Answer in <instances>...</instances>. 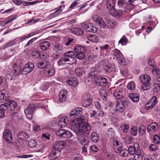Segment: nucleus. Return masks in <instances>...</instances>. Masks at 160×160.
Instances as JSON below:
<instances>
[{"label":"nucleus","mask_w":160,"mask_h":160,"mask_svg":"<svg viewBox=\"0 0 160 160\" xmlns=\"http://www.w3.org/2000/svg\"><path fill=\"white\" fill-rule=\"evenodd\" d=\"M71 128L78 135V140L83 143L86 141L84 134L89 133L91 127L86 123L83 122L82 120L79 119L71 126Z\"/></svg>","instance_id":"f257e3e1"},{"label":"nucleus","mask_w":160,"mask_h":160,"mask_svg":"<svg viewBox=\"0 0 160 160\" xmlns=\"http://www.w3.org/2000/svg\"><path fill=\"white\" fill-rule=\"evenodd\" d=\"M141 81L143 83L142 85L141 88L145 91L149 89L150 84V81L151 79L150 76L148 75H141L140 77Z\"/></svg>","instance_id":"f03ea898"},{"label":"nucleus","mask_w":160,"mask_h":160,"mask_svg":"<svg viewBox=\"0 0 160 160\" xmlns=\"http://www.w3.org/2000/svg\"><path fill=\"white\" fill-rule=\"evenodd\" d=\"M17 106V104L16 102L12 100H7L6 102L1 105V109L4 111L7 110H12Z\"/></svg>","instance_id":"7ed1b4c3"},{"label":"nucleus","mask_w":160,"mask_h":160,"mask_svg":"<svg viewBox=\"0 0 160 160\" xmlns=\"http://www.w3.org/2000/svg\"><path fill=\"white\" fill-rule=\"evenodd\" d=\"M80 25L81 28L86 30L88 32L95 33L98 30L97 28L92 23L83 22L80 24Z\"/></svg>","instance_id":"20e7f679"},{"label":"nucleus","mask_w":160,"mask_h":160,"mask_svg":"<svg viewBox=\"0 0 160 160\" xmlns=\"http://www.w3.org/2000/svg\"><path fill=\"white\" fill-rule=\"evenodd\" d=\"M77 60L73 58V60H70L66 57H62L60 58L57 62V64L59 66H63L66 64L72 65L76 62Z\"/></svg>","instance_id":"39448f33"},{"label":"nucleus","mask_w":160,"mask_h":160,"mask_svg":"<svg viewBox=\"0 0 160 160\" xmlns=\"http://www.w3.org/2000/svg\"><path fill=\"white\" fill-rule=\"evenodd\" d=\"M57 136L64 138H69L72 136V133L64 129H60L56 132Z\"/></svg>","instance_id":"423d86ee"},{"label":"nucleus","mask_w":160,"mask_h":160,"mask_svg":"<svg viewBox=\"0 0 160 160\" xmlns=\"http://www.w3.org/2000/svg\"><path fill=\"white\" fill-rule=\"evenodd\" d=\"M35 110V107L32 105L28 106L24 110V112L27 118L29 119H31L32 118L33 111Z\"/></svg>","instance_id":"0eeeda50"},{"label":"nucleus","mask_w":160,"mask_h":160,"mask_svg":"<svg viewBox=\"0 0 160 160\" xmlns=\"http://www.w3.org/2000/svg\"><path fill=\"white\" fill-rule=\"evenodd\" d=\"M3 138L7 142H11L12 141V137L10 130L8 129L5 130L3 134Z\"/></svg>","instance_id":"6e6552de"},{"label":"nucleus","mask_w":160,"mask_h":160,"mask_svg":"<svg viewBox=\"0 0 160 160\" xmlns=\"http://www.w3.org/2000/svg\"><path fill=\"white\" fill-rule=\"evenodd\" d=\"M82 113V109L80 108H77L72 110L69 113L71 118H75L77 116H80Z\"/></svg>","instance_id":"1a4fd4ad"},{"label":"nucleus","mask_w":160,"mask_h":160,"mask_svg":"<svg viewBox=\"0 0 160 160\" xmlns=\"http://www.w3.org/2000/svg\"><path fill=\"white\" fill-rule=\"evenodd\" d=\"M34 64L32 63L29 62L25 65L22 73L23 74H25L31 72L33 69Z\"/></svg>","instance_id":"9d476101"},{"label":"nucleus","mask_w":160,"mask_h":160,"mask_svg":"<svg viewBox=\"0 0 160 160\" xmlns=\"http://www.w3.org/2000/svg\"><path fill=\"white\" fill-rule=\"evenodd\" d=\"M61 153L60 150H56L53 148L49 155V159L50 160H53L58 157Z\"/></svg>","instance_id":"9b49d317"},{"label":"nucleus","mask_w":160,"mask_h":160,"mask_svg":"<svg viewBox=\"0 0 160 160\" xmlns=\"http://www.w3.org/2000/svg\"><path fill=\"white\" fill-rule=\"evenodd\" d=\"M158 102V100L156 96H153L149 102L145 105V108L147 109L152 108Z\"/></svg>","instance_id":"f8f14e48"},{"label":"nucleus","mask_w":160,"mask_h":160,"mask_svg":"<svg viewBox=\"0 0 160 160\" xmlns=\"http://www.w3.org/2000/svg\"><path fill=\"white\" fill-rule=\"evenodd\" d=\"M127 101L125 100L123 101H118L116 105L117 112L120 113L122 112L125 108L124 102L125 103Z\"/></svg>","instance_id":"ddd939ff"},{"label":"nucleus","mask_w":160,"mask_h":160,"mask_svg":"<svg viewBox=\"0 0 160 160\" xmlns=\"http://www.w3.org/2000/svg\"><path fill=\"white\" fill-rule=\"evenodd\" d=\"M13 69V73L15 75L20 74L22 71V68L18 63L13 62L11 64Z\"/></svg>","instance_id":"4468645a"},{"label":"nucleus","mask_w":160,"mask_h":160,"mask_svg":"<svg viewBox=\"0 0 160 160\" xmlns=\"http://www.w3.org/2000/svg\"><path fill=\"white\" fill-rule=\"evenodd\" d=\"M54 72L52 66L50 65V64L48 65V66L44 70L45 75L48 76H52L54 73Z\"/></svg>","instance_id":"2eb2a0df"},{"label":"nucleus","mask_w":160,"mask_h":160,"mask_svg":"<svg viewBox=\"0 0 160 160\" xmlns=\"http://www.w3.org/2000/svg\"><path fill=\"white\" fill-rule=\"evenodd\" d=\"M68 95L67 91L66 90H62L60 91L59 94V101L62 102L66 100Z\"/></svg>","instance_id":"dca6fc26"},{"label":"nucleus","mask_w":160,"mask_h":160,"mask_svg":"<svg viewBox=\"0 0 160 160\" xmlns=\"http://www.w3.org/2000/svg\"><path fill=\"white\" fill-rule=\"evenodd\" d=\"M113 59H116L119 62L120 59L122 58L123 55L122 53L117 49H115L112 51Z\"/></svg>","instance_id":"f3484780"},{"label":"nucleus","mask_w":160,"mask_h":160,"mask_svg":"<svg viewBox=\"0 0 160 160\" xmlns=\"http://www.w3.org/2000/svg\"><path fill=\"white\" fill-rule=\"evenodd\" d=\"M65 142L63 141H58L55 143L53 146V148L56 150H60L64 148Z\"/></svg>","instance_id":"a211bd4d"},{"label":"nucleus","mask_w":160,"mask_h":160,"mask_svg":"<svg viewBox=\"0 0 160 160\" xmlns=\"http://www.w3.org/2000/svg\"><path fill=\"white\" fill-rule=\"evenodd\" d=\"M68 118L66 117L61 118L58 121V125L60 127L64 128L66 126L68 122Z\"/></svg>","instance_id":"6ab92c4d"},{"label":"nucleus","mask_w":160,"mask_h":160,"mask_svg":"<svg viewBox=\"0 0 160 160\" xmlns=\"http://www.w3.org/2000/svg\"><path fill=\"white\" fill-rule=\"evenodd\" d=\"M158 128L157 124L156 122L152 123L147 127V131L150 133L155 132Z\"/></svg>","instance_id":"aec40b11"},{"label":"nucleus","mask_w":160,"mask_h":160,"mask_svg":"<svg viewBox=\"0 0 160 160\" xmlns=\"http://www.w3.org/2000/svg\"><path fill=\"white\" fill-rule=\"evenodd\" d=\"M109 12L110 14L114 16L120 17L122 14V10L119 9L116 10L115 9V8L113 9H110L109 10Z\"/></svg>","instance_id":"412c9836"},{"label":"nucleus","mask_w":160,"mask_h":160,"mask_svg":"<svg viewBox=\"0 0 160 160\" xmlns=\"http://www.w3.org/2000/svg\"><path fill=\"white\" fill-rule=\"evenodd\" d=\"M99 81L97 82L96 84L99 86L105 87L107 83V80L105 78L101 77L98 78Z\"/></svg>","instance_id":"4be33fe9"},{"label":"nucleus","mask_w":160,"mask_h":160,"mask_svg":"<svg viewBox=\"0 0 160 160\" xmlns=\"http://www.w3.org/2000/svg\"><path fill=\"white\" fill-rule=\"evenodd\" d=\"M88 78L91 79L92 82H96L98 80L99 78L97 72H92L88 75Z\"/></svg>","instance_id":"5701e85b"},{"label":"nucleus","mask_w":160,"mask_h":160,"mask_svg":"<svg viewBox=\"0 0 160 160\" xmlns=\"http://www.w3.org/2000/svg\"><path fill=\"white\" fill-rule=\"evenodd\" d=\"M113 148L115 151L118 153L119 152L122 147V145L120 142L116 141L113 142Z\"/></svg>","instance_id":"b1692460"},{"label":"nucleus","mask_w":160,"mask_h":160,"mask_svg":"<svg viewBox=\"0 0 160 160\" xmlns=\"http://www.w3.org/2000/svg\"><path fill=\"white\" fill-rule=\"evenodd\" d=\"M54 50L57 53L62 54L63 51V46L60 44H56L54 46Z\"/></svg>","instance_id":"393cba45"},{"label":"nucleus","mask_w":160,"mask_h":160,"mask_svg":"<svg viewBox=\"0 0 160 160\" xmlns=\"http://www.w3.org/2000/svg\"><path fill=\"white\" fill-rule=\"evenodd\" d=\"M128 96L130 98L133 102H138L139 99V95L136 93H132L129 94Z\"/></svg>","instance_id":"a878e982"},{"label":"nucleus","mask_w":160,"mask_h":160,"mask_svg":"<svg viewBox=\"0 0 160 160\" xmlns=\"http://www.w3.org/2000/svg\"><path fill=\"white\" fill-rule=\"evenodd\" d=\"M18 138L20 139L27 140L29 138V136L28 134L23 131L19 132L17 135Z\"/></svg>","instance_id":"bb28decb"},{"label":"nucleus","mask_w":160,"mask_h":160,"mask_svg":"<svg viewBox=\"0 0 160 160\" xmlns=\"http://www.w3.org/2000/svg\"><path fill=\"white\" fill-rule=\"evenodd\" d=\"M88 39L92 42H97L99 40L98 37L95 34H91L87 36Z\"/></svg>","instance_id":"cd10ccee"},{"label":"nucleus","mask_w":160,"mask_h":160,"mask_svg":"<svg viewBox=\"0 0 160 160\" xmlns=\"http://www.w3.org/2000/svg\"><path fill=\"white\" fill-rule=\"evenodd\" d=\"M115 0H108L107 1V8L109 9V11L115 8Z\"/></svg>","instance_id":"c85d7f7f"},{"label":"nucleus","mask_w":160,"mask_h":160,"mask_svg":"<svg viewBox=\"0 0 160 160\" xmlns=\"http://www.w3.org/2000/svg\"><path fill=\"white\" fill-rule=\"evenodd\" d=\"M50 45V43L49 42L45 41L39 44V47L42 50H46L48 48Z\"/></svg>","instance_id":"c756f323"},{"label":"nucleus","mask_w":160,"mask_h":160,"mask_svg":"<svg viewBox=\"0 0 160 160\" xmlns=\"http://www.w3.org/2000/svg\"><path fill=\"white\" fill-rule=\"evenodd\" d=\"M71 32L77 35H82L83 34V30L79 28H73L71 30Z\"/></svg>","instance_id":"7c9ffc66"},{"label":"nucleus","mask_w":160,"mask_h":160,"mask_svg":"<svg viewBox=\"0 0 160 160\" xmlns=\"http://www.w3.org/2000/svg\"><path fill=\"white\" fill-rule=\"evenodd\" d=\"M49 64V62L48 60H45L38 62V66L40 68H46L48 66V65Z\"/></svg>","instance_id":"2f4dec72"},{"label":"nucleus","mask_w":160,"mask_h":160,"mask_svg":"<svg viewBox=\"0 0 160 160\" xmlns=\"http://www.w3.org/2000/svg\"><path fill=\"white\" fill-rule=\"evenodd\" d=\"M75 72L78 76L80 77L85 72L83 68H78L75 69Z\"/></svg>","instance_id":"473e14b6"},{"label":"nucleus","mask_w":160,"mask_h":160,"mask_svg":"<svg viewBox=\"0 0 160 160\" xmlns=\"http://www.w3.org/2000/svg\"><path fill=\"white\" fill-rule=\"evenodd\" d=\"M90 140L92 142L94 143L98 142L99 140V136L98 134L95 132L92 133Z\"/></svg>","instance_id":"72a5a7b5"},{"label":"nucleus","mask_w":160,"mask_h":160,"mask_svg":"<svg viewBox=\"0 0 160 160\" xmlns=\"http://www.w3.org/2000/svg\"><path fill=\"white\" fill-rule=\"evenodd\" d=\"M92 103V100L91 98H88L82 100V106L84 107H87Z\"/></svg>","instance_id":"f704fd0d"},{"label":"nucleus","mask_w":160,"mask_h":160,"mask_svg":"<svg viewBox=\"0 0 160 160\" xmlns=\"http://www.w3.org/2000/svg\"><path fill=\"white\" fill-rule=\"evenodd\" d=\"M77 79L75 78H71L67 81L68 84L73 87H75L77 84Z\"/></svg>","instance_id":"c9c22d12"},{"label":"nucleus","mask_w":160,"mask_h":160,"mask_svg":"<svg viewBox=\"0 0 160 160\" xmlns=\"http://www.w3.org/2000/svg\"><path fill=\"white\" fill-rule=\"evenodd\" d=\"M64 57H66L70 59V60H73V58H76L74 57H73L74 55V52L72 51H68L65 53L63 55Z\"/></svg>","instance_id":"e433bc0d"},{"label":"nucleus","mask_w":160,"mask_h":160,"mask_svg":"<svg viewBox=\"0 0 160 160\" xmlns=\"http://www.w3.org/2000/svg\"><path fill=\"white\" fill-rule=\"evenodd\" d=\"M84 48L81 46L78 45L75 46L74 48V51L75 53L78 52H83L84 51Z\"/></svg>","instance_id":"4c0bfd02"},{"label":"nucleus","mask_w":160,"mask_h":160,"mask_svg":"<svg viewBox=\"0 0 160 160\" xmlns=\"http://www.w3.org/2000/svg\"><path fill=\"white\" fill-rule=\"evenodd\" d=\"M74 56L78 59H82L85 57V55L83 52H78L74 53Z\"/></svg>","instance_id":"58836bf2"},{"label":"nucleus","mask_w":160,"mask_h":160,"mask_svg":"<svg viewBox=\"0 0 160 160\" xmlns=\"http://www.w3.org/2000/svg\"><path fill=\"white\" fill-rule=\"evenodd\" d=\"M16 15H14L9 17L7 19L6 21H4L3 22L5 25H6L8 23L11 22L16 18Z\"/></svg>","instance_id":"ea45409f"},{"label":"nucleus","mask_w":160,"mask_h":160,"mask_svg":"<svg viewBox=\"0 0 160 160\" xmlns=\"http://www.w3.org/2000/svg\"><path fill=\"white\" fill-rule=\"evenodd\" d=\"M114 96L117 99H121L122 97V92L119 90L115 91L113 93Z\"/></svg>","instance_id":"a19ab883"},{"label":"nucleus","mask_w":160,"mask_h":160,"mask_svg":"<svg viewBox=\"0 0 160 160\" xmlns=\"http://www.w3.org/2000/svg\"><path fill=\"white\" fill-rule=\"evenodd\" d=\"M28 146L31 148L35 147L37 144L35 140L33 139L29 140L28 141Z\"/></svg>","instance_id":"79ce46f5"},{"label":"nucleus","mask_w":160,"mask_h":160,"mask_svg":"<svg viewBox=\"0 0 160 160\" xmlns=\"http://www.w3.org/2000/svg\"><path fill=\"white\" fill-rule=\"evenodd\" d=\"M129 128L128 125L124 122L122 123L120 127V128L123 131L124 133L127 132V130Z\"/></svg>","instance_id":"37998d69"},{"label":"nucleus","mask_w":160,"mask_h":160,"mask_svg":"<svg viewBox=\"0 0 160 160\" xmlns=\"http://www.w3.org/2000/svg\"><path fill=\"white\" fill-rule=\"evenodd\" d=\"M152 72L153 75L155 76H160V70L158 68L153 67L152 70Z\"/></svg>","instance_id":"c03bdc74"},{"label":"nucleus","mask_w":160,"mask_h":160,"mask_svg":"<svg viewBox=\"0 0 160 160\" xmlns=\"http://www.w3.org/2000/svg\"><path fill=\"white\" fill-rule=\"evenodd\" d=\"M120 155L122 157H125L127 156L129 153V152L128 150L126 149L121 150L120 151Z\"/></svg>","instance_id":"a18cd8bd"},{"label":"nucleus","mask_w":160,"mask_h":160,"mask_svg":"<svg viewBox=\"0 0 160 160\" xmlns=\"http://www.w3.org/2000/svg\"><path fill=\"white\" fill-rule=\"evenodd\" d=\"M127 39L126 37L123 36L118 42V44H121L122 45H124L127 43Z\"/></svg>","instance_id":"49530a36"},{"label":"nucleus","mask_w":160,"mask_h":160,"mask_svg":"<svg viewBox=\"0 0 160 160\" xmlns=\"http://www.w3.org/2000/svg\"><path fill=\"white\" fill-rule=\"evenodd\" d=\"M138 131L140 134L143 135L146 132L145 127L143 125L140 126L138 128Z\"/></svg>","instance_id":"de8ad7c7"},{"label":"nucleus","mask_w":160,"mask_h":160,"mask_svg":"<svg viewBox=\"0 0 160 160\" xmlns=\"http://www.w3.org/2000/svg\"><path fill=\"white\" fill-rule=\"evenodd\" d=\"M6 97L5 94L1 91V93H0V103H2L4 102L6 100Z\"/></svg>","instance_id":"09e8293b"},{"label":"nucleus","mask_w":160,"mask_h":160,"mask_svg":"<svg viewBox=\"0 0 160 160\" xmlns=\"http://www.w3.org/2000/svg\"><path fill=\"white\" fill-rule=\"evenodd\" d=\"M128 152L130 154L133 155L135 153L136 148L132 146H129L128 148Z\"/></svg>","instance_id":"8fccbe9b"},{"label":"nucleus","mask_w":160,"mask_h":160,"mask_svg":"<svg viewBox=\"0 0 160 160\" xmlns=\"http://www.w3.org/2000/svg\"><path fill=\"white\" fill-rule=\"evenodd\" d=\"M16 43H17V41L16 40V38H15L14 39L9 41L5 45V48L11 46L12 45H14Z\"/></svg>","instance_id":"3c124183"},{"label":"nucleus","mask_w":160,"mask_h":160,"mask_svg":"<svg viewBox=\"0 0 160 160\" xmlns=\"http://www.w3.org/2000/svg\"><path fill=\"white\" fill-rule=\"evenodd\" d=\"M40 53L37 51L33 52L32 53V56L34 59L38 58L40 57Z\"/></svg>","instance_id":"603ef678"},{"label":"nucleus","mask_w":160,"mask_h":160,"mask_svg":"<svg viewBox=\"0 0 160 160\" xmlns=\"http://www.w3.org/2000/svg\"><path fill=\"white\" fill-rule=\"evenodd\" d=\"M153 140L154 143L158 144L160 143V137L158 135H155L153 136Z\"/></svg>","instance_id":"864d4df0"},{"label":"nucleus","mask_w":160,"mask_h":160,"mask_svg":"<svg viewBox=\"0 0 160 160\" xmlns=\"http://www.w3.org/2000/svg\"><path fill=\"white\" fill-rule=\"evenodd\" d=\"M127 88L131 90H132L135 89V84L133 82H129L127 86Z\"/></svg>","instance_id":"5fc2aeb1"},{"label":"nucleus","mask_w":160,"mask_h":160,"mask_svg":"<svg viewBox=\"0 0 160 160\" xmlns=\"http://www.w3.org/2000/svg\"><path fill=\"white\" fill-rule=\"evenodd\" d=\"M131 133L134 136H136L137 133V128L136 127H133L131 129Z\"/></svg>","instance_id":"6e6d98bb"},{"label":"nucleus","mask_w":160,"mask_h":160,"mask_svg":"<svg viewBox=\"0 0 160 160\" xmlns=\"http://www.w3.org/2000/svg\"><path fill=\"white\" fill-rule=\"evenodd\" d=\"M26 39L24 35L21 37H18L16 38V40L17 41V43H19L20 42H22Z\"/></svg>","instance_id":"4d7b16f0"},{"label":"nucleus","mask_w":160,"mask_h":160,"mask_svg":"<svg viewBox=\"0 0 160 160\" xmlns=\"http://www.w3.org/2000/svg\"><path fill=\"white\" fill-rule=\"evenodd\" d=\"M37 39V38H34L29 40L26 44L25 47H27L32 44Z\"/></svg>","instance_id":"13d9d810"},{"label":"nucleus","mask_w":160,"mask_h":160,"mask_svg":"<svg viewBox=\"0 0 160 160\" xmlns=\"http://www.w3.org/2000/svg\"><path fill=\"white\" fill-rule=\"evenodd\" d=\"M100 20V21L98 22V24L101 27H102L103 28H105L106 26V24L105 22L102 19V18H101V20Z\"/></svg>","instance_id":"bf43d9fd"},{"label":"nucleus","mask_w":160,"mask_h":160,"mask_svg":"<svg viewBox=\"0 0 160 160\" xmlns=\"http://www.w3.org/2000/svg\"><path fill=\"white\" fill-rule=\"evenodd\" d=\"M101 18L98 15H95L93 17V21L98 24V22L101 20Z\"/></svg>","instance_id":"052dcab7"},{"label":"nucleus","mask_w":160,"mask_h":160,"mask_svg":"<svg viewBox=\"0 0 160 160\" xmlns=\"http://www.w3.org/2000/svg\"><path fill=\"white\" fill-rule=\"evenodd\" d=\"M91 151L94 152H97L98 151V149L97 146L95 145H92L90 147Z\"/></svg>","instance_id":"680f3d73"},{"label":"nucleus","mask_w":160,"mask_h":160,"mask_svg":"<svg viewBox=\"0 0 160 160\" xmlns=\"http://www.w3.org/2000/svg\"><path fill=\"white\" fill-rule=\"evenodd\" d=\"M107 25L109 28H112L114 25V22L111 21H108L107 23Z\"/></svg>","instance_id":"e2e57ef3"},{"label":"nucleus","mask_w":160,"mask_h":160,"mask_svg":"<svg viewBox=\"0 0 160 160\" xmlns=\"http://www.w3.org/2000/svg\"><path fill=\"white\" fill-rule=\"evenodd\" d=\"M148 64L149 66H152V67H154V62L153 60L149 59H148Z\"/></svg>","instance_id":"0e129e2a"},{"label":"nucleus","mask_w":160,"mask_h":160,"mask_svg":"<svg viewBox=\"0 0 160 160\" xmlns=\"http://www.w3.org/2000/svg\"><path fill=\"white\" fill-rule=\"evenodd\" d=\"M62 6H60L59 8L56 10V11L54 12L55 14H56V15H58L61 12L62 10Z\"/></svg>","instance_id":"69168bd1"},{"label":"nucleus","mask_w":160,"mask_h":160,"mask_svg":"<svg viewBox=\"0 0 160 160\" xmlns=\"http://www.w3.org/2000/svg\"><path fill=\"white\" fill-rule=\"evenodd\" d=\"M50 135L48 133H43L42 134V138H45L46 139L48 140L50 139Z\"/></svg>","instance_id":"338daca9"},{"label":"nucleus","mask_w":160,"mask_h":160,"mask_svg":"<svg viewBox=\"0 0 160 160\" xmlns=\"http://www.w3.org/2000/svg\"><path fill=\"white\" fill-rule=\"evenodd\" d=\"M149 147L150 150L152 151H154L157 149V146L155 144H151Z\"/></svg>","instance_id":"774afa93"}]
</instances>
